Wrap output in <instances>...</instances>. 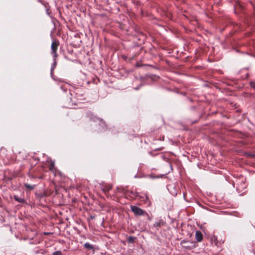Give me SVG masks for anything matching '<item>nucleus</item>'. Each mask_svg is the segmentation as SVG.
<instances>
[{
  "mask_svg": "<svg viewBox=\"0 0 255 255\" xmlns=\"http://www.w3.org/2000/svg\"><path fill=\"white\" fill-rule=\"evenodd\" d=\"M58 45H59V43L55 40H53L52 41V42L51 43V53L53 55V61H54L53 63L51 66V71H50L51 76L52 78H53V73H54V70L55 68L56 65H57L56 57H57V54L56 53V51H57V47H58Z\"/></svg>",
  "mask_w": 255,
  "mask_h": 255,
  "instance_id": "f257e3e1",
  "label": "nucleus"
},
{
  "mask_svg": "<svg viewBox=\"0 0 255 255\" xmlns=\"http://www.w3.org/2000/svg\"><path fill=\"white\" fill-rule=\"evenodd\" d=\"M181 245L183 248L187 250H192L196 247V244L193 242L182 241Z\"/></svg>",
  "mask_w": 255,
  "mask_h": 255,
  "instance_id": "f03ea898",
  "label": "nucleus"
},
{
  "mask_svg": "<svg viewBox=\"0 0 255 255\" xmlns=\"http://www.w3.org/2000/svg\"><path fill=\"white\" fill-rule=\"evenodd\" d=\"M130 209L136 216H141L146 214L144 211L135 206H130Z\"/></svg>",
  "mask_w": 255,
  "mask_h": 255,
  "instance_id": "7ed1b4c3",
  "label": "nucleus"
},
{
  "mask_svg": "<svg viewBox=\"0 0 255 255\" xmlns=\"http://www.w3.org/2000/svg\"><path fill=\"white\" fill-rule=\"evenodd\" d=\"M196 239L198 242H201L203 239V235L200 231H197L195 234Z\"/></svg>",
  "mask_w": 255,
  "mask_h": 255,
  "instance_id": "20e7f679",
  "label": "nucleus"
},
{
  "mask_svg": "<svg viewBox=\"0 0 255 255\" xmlns=\"http://www.w3.org/2000/svg\"><path fill=\"white\" fill-rule=\"evenodd\" d=\"M54 164H55V163H54V161H50V164H49V170L53 172H54L55 171V168Z\"/></svg>",
  "mask_w": 255,
  "mask_h": 255,
  "instance_id": "39448f33",
  "label": "nucleus"
},
{
  "mask_svg": "<svg viewBox=\"0 0 255 255\" xmlns=\"http://www.w3.org/2000/svg\"><path fill=\"white\" fill-rule=\"evenodd\" d=\"M84 247L89 250H93L94 249L93 246L88 242L84 244Z\"/></svg>",
  "mask_w": 255,
  "mask_h": 255,
  "instance_id": "423d86ee",
  "label": "nucleus"
},
{
  "mask_svg": "<svg viewBox=\"0 0 255 255\" xmlns=\"http://www.w3.org/2000/svg\"><path fill=\"white\" fill-rule=\"evenodd\" d=\"M135 238L134 237H133L132 236H130L128 238V241L129 242V243H133L134 242V240H135Z\"/></svg>",
  "mask_w": 255,
  "mask_h": 255,
  "instance_id": "0eeeda50",
  "label": "nucleus"
},
{
  "mask_svg": "<svg viewBox=\"0 0 255 255\" xmlns=\"http://www.w3.org/2000/svg\"><path fill=\"white\" fill-rule=\"evenodd\" d=\"M52 255H63L62 252L60 251L54 252L52 253Z\"/></svg>",
  "mask_w": 255,
  "mask_h": 255,
  "instance_id": "6e6552de",
  "label": "nucleus"
},
{
  "mask_svg": "<svg viewBox=\"0 0 255 255\" xmlns=\"http://www.w3.org/2000/svg\"><path fill=\"white\" fill-rule=\"evenodd\" d=\"M25 187L29 189H32L34 188V186L28 185V184H25Z\"/></svg>",
  "mask_w": 255,
  "mask_h": 255,
  "instance_id": "1a4fd4ad",
  "label": "nucleus"
},
{
  "mask_svg": "<svg viewBox=\"0 0 255 255\" xmlns=\"http://www.w3.org/2000/svg\"><path fill=\"white\" fill-rule=\"evenodd\" d=\"M251 86L252 88L255 89V82H251Z\"/></svg>",
  "mask_w": 255,
  "mask_h": 255,
  "instance_id": "9d476101",
  "label": "nucleus"
},
{
  "mask_svg": "<svg viewBox=\"0 0 255 255\" xmlns=\"http://www.w3.org/2000/svg\"><path fill=\"white\" fill-rule=\"evenodd\" d=\"M16 201L19 202H23L24 200L23 199H19L17 198Z\"/></svg>",
  "mask_w": 255,
  "mask_h": 255,
  "instance_id": "9b49d317",
  "label": "nucleus"
},
{
  "mask_svg": "<svg viewBox=\"0 0 255 255\" xmlns=\"http://www.w3.org/2000/svg\"><path fill=\"white\" fill-rule=\"evenodd\" d=\"M156 225L157 226H159L160 225V224L159 223H156V224H155V226Z\"/></svg>",
  "mask_w": 255,
  "mask_h": 255,
  "instance_id": "f8f14e48",
  "label": "nucleus"
},
{
  "mask_svg": "<svg viewBox=\"0 0 255 255\" xmlns=\"http://www.w3.org/2000/svg\"><path fill=\"white\" fill-rule=\"evenodd\" d=\"M13 198H14V199L15 200H16V195H14V196H13Z\"/></svg>",
  "mask_w": 255,
  "mask_h": 255,
  "instance_id": "ddd939ff",
  "label": "nucleus"
},
{
  "mask_svg": "<svg viewBox=\"0 0 255 255\" xmlns=\"http://www.w3.org/2000/svg\"><path fill=\"white\" fill-rule=\"evenodd\" d=\"M111 188H112V187H111V186H110V187L109 188L108 190L111 189Z\"/></svg>",
  "mask_w": 255,
  "mask_h": 255,
  "instance_id": "4468645a",
  "label": "nucleus"
}]
</instances>
